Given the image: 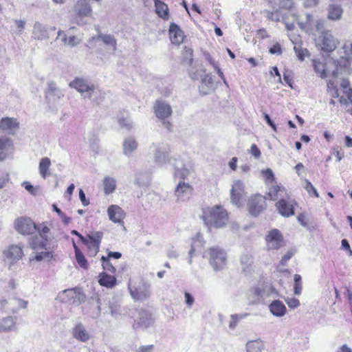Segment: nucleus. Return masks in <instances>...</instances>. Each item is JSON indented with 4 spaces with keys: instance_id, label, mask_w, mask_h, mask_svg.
Here are the masks:
<instances>
[{
    "instance_id": "nucleus-3",
    "label": "nucleus",
    "mask_w": 352,
    "mask_h": 352,
    "mask_svg": "<svg viewBox=\"0 0 352 352\" xmlns=\"http://www.w3.org/2000/svg\"><path fill=\"white\" fill-rule=\"evenodd\" d=\"M203 256L208 258L210 265L215 271L222 270L227 264L226 252L219 247L209 248Z\"/></svg>"
},
{
    "instance_id": "nucleus-42",
    "label": "nucleus",
    "mask_w": 352,
    "mask_h": 352,
    "mask_svg": "<svg viewBox=\"0 0 352 352\" xmlns=\"http://www.w3.org/2000/svg\"><path fill=\"white\" fill-rule=\"evenodd\" d=\"M241 264L244 272H250L253 264L252 256L249 254H243L241 257Z\"/></svg>"
},
{
    "instance_id": "nucleus-61",
    "label": "nucleus",
    "mask_w": 352,
    "mask_h": 352,
    "mask_svg": "<svg viewBox=\"0 0 352 352\" xmlns=\"http://www.w3.org/2000/svg\"><path fill=\"white\" fill-rule=\"evenodd\" d=\"M184 297L186 305H188V307H191L195 302L194 298L190 293L187 292L184 293Z\"/></svg>"
},
{
    "instance_id": "nucleus-47",
    "label": "nucleus",
    "mask_w": 352,
    "mask_h": 352,
    "mask_svg": "<svg viewBox=\"0 0 352 352\" xmlns=\"http://www.w3.org/2000/svg\"><path fill=\"white\" fill-rule=\"evenodd\" d=\"M265 14L266 17L272 21H278L280 19V15L278 13V9L273 8V11L265 10L263 12Z\"/></svg>"
},
{
    "instance_id": "nucleus-44",
    "label": "nucleus",
    "mask_w": 352,
    "mask_h": 352,
    "mask_svg": "<svg viewBox=\"0 0 352 352\" xmlns=\"http://www.w3.org/2000/svg\"><path fill=\"white\" fill-rule=\"evenodd\" d=\"M101 261H102V268L104 270L108 271V272H109L111 273H113V274H115L116 272V267L110 262V261L108 258V257L102 256L101 257Z\"/></svg>"
},
{
    "instance_id": "nucleus-54",
    "label": "nucleus",
    "mask_w": 352,
    "mask_h": 352,
    "mask_svg": "<svg viewBox=\"0 0 352 352\" xmlns=\"http://www.w3.org/2000/svg\"><path fill=\"white\" fill-rule=\"evenodd\" d=\"M53 257L52 252H41L38 253L34 256V258L37 261H41L42 260L50 261Z\"/></svg>"
},
{
    "instance_id": "nucleus-53",
    "label": "nucleus",
    "mask_w": 352,
    "mask_h": 352,
    "mask_svg": "<svg viewBox=\"0 0 352 352\" xmlns=\"http://www.w3.org/2000/svg\"><path fill=\"white\" fill-rule=\"evenodd\" d=\"M109 309L111 311V315L115 318H118V316L124 314L123 310L121 309L120 306L116 304H111L109 306Z\"/></svg>"
},
{
    "instance_id": "nucleus-1",
    "label": "nucleus",
    "mask_w": 352,
    "mask_h": 352,
    "mask_svg": "<svg viewBox=\"0 0 352 352\" xmlns=\"http://www.w3.org/2000/svg\"><path fill=\"white\" fill-rule=\"evenodd\" d=\"M313 67L316 73L320 77L329 76L331 78L327 83V91L333 98H339V90L338 87L337 78L342 73L339 69L338 63L333 58H328L324 63L317 60H313Z\"/></svg>"
},
{
    "instance_id": "nucleus-32",
    "label": "nucleus",
    "mask_w": 352,
    "mask_h": 352,
    "mask_svg": "<svg viewBox=\"0 0 352 352\" xmlns=\"http://www.w3.org/2000/svg\"><path fill=\"white\" fill-rule=\"evenodd\" d=\"M288 194L285 189V188L282 186H279L278 185H272L267 193L270 199L272 200H280L281 197H285V195Z\"/></svg>"
},
{
    "instance_id": "nucleus-28",
    "label": "nucleus",
    "mask_w": 352,
    "mask_h": 352,
    "mask_svg": "<svg viewBox=\"0 0 352 352\" xmlns=\"http://www.w3.org/2000/svg\"><path fill=\"white\" fill-rule=\"evenodd\" d=\"M343 14V9L341 6L331 3L327 8V18L331 21H338L341 19Z\"/></svg>"
},
{
    "instance_id": "nucleus-40",
    "label": "nucleus",
    "mask_w": 352,
    "mask_h": 352,
    "mask_svg": "<svg viewBox=\"0 0 352 352\" xmlns=\"http://www.w3.org/2000/svg\"><path fill=\"white\" fill-rule=\"evenodd\" d=\"M15 327V322L12 317H7L0 322V333H6L12 330Z\"/></svg>"
},
{
    "instance_id": "nucleus-37",
    "label": "nucleus",
    "mask_w": 352,
    "mask_h": 352,
    "mask_svg": "<svg viewBox=\"0 0 352 352\" xmlns=\"http://www.w3.org/2000/svg\"><path fill=\"white\" fill-rule=\"evenodd\" d=\"M104 192L109 195L114 192L116 187V181L114 178L107 176L103 179Z\"/></svg>"
},
{
    "instance_id": "nucleus-13",
    "label": "nucleus",
    "mask_w": 352,
    "mask_h": 352,
    "mask_svg": "<svg viewBox=\"0 0 352 352\" xmlns=\"http://www.w3.org/2000/svg\"><path fill=\"white\" fill-rule=\"evenodd\" d=\"M296 202L289 194H285V197H281L276 204L278 212L283 217H289L294 214V206Z\"/></svg>"
},
{
    "instance_id": "nucleus-17",
    "label": "nucleus",
    "mask_w": 352,
    "mask_h": 352,
    "mask_svg": "<svg viewBox=\"0 0 352 352\" xmlns=\"http://www.w3.org/2000/svg\"><path fill=\"white\" fill-rule=\"evenodd\" d=\"M19 123L13 118H3L0 120V130L8 135H14L19 129Z\"/></svg>"
},
{
    "instance_id": "nucleus-10",
    "label": "nucleus",
    "mask_w": 352,
    "mask_h": 352,
    "mask_svg": "<svg viewBox=\"0 0 352 352\" xmlns=\"http://www.w3.org/2000/svg\"><path fill=\"white\" fill-rule=\"evenodd\" d=\"M14 228L21 234L30 235L35 232L36 225L30 217H21L14 220Z\"/></svg>"
},
{
    "instance_id": "nucleus-8",
    "label": "nucleus",
    "mask_w": 352,
    "mask_h": 352,
    "mask_svg": "<svg viewBox=\"0 0 352 352\" xmlns=\"http://www.w3.org/2000/svg\"><path fill=\"white\" fill-rule=\"evenodd\" d=\"M205 73L204 69H199L196 72L191 73L190 77L192 80H198L199 77H202ZM214 89V82L210 74H205L199 85V91L201 94L206 95L210 94Z\"/></svg>"
},
{
    "instance_id": "nucleus-56",
    "label": "nucleus",
    "mask_w": 352,
    "mask_h": 352,
    "mask_svg": "<svg viewBox=\"0 0 352 352\" xmlns=\"http://www.w3.org/2000/svg\"><path fill=\"white\" fill-rule=\"evenodd\" d=\"M279 9H290L293 6L292 0H278Z\"/></svg>"
},
{
    "instance_id": "nucleus-57",
    "label": "nucleus",
    "mask_w": 352,
    "mask_h": 352,
    "mask_svg": "<svg viewBox=\"0 0 352 352\" xmlns=\"http://www.w3.org/2000/svg\"><path fill=\"white\" fill-rule=\"evenodd\" d=\"M263 175L265 177L266 181L273 182L274 179V175L270 168H267L261 171Z\"/></svg>"
},
{
    "instance_id": "nucleus-5",
    "label": "nucleus",
    "mask_w": 352,
    "mask_h": 352,
    "mask_svg": "<svg viewBox=\"0 0 352 352\" xmlns=\"http://www.w3.org/2000/svg\"><path fill=\"white\" fill-rule=\"evenodd\" d=\"M338 43V40L333 36L330 31L322 32L316 40L317 46L324 53H330L334 51Z\"/></svg>"
},
{
    "instance_id": "nucleus-21",
    "label": "nucleus",
    "mask_w": 352,
    "mask_h": 352,
    "mask_svg": "<svg viewBox=\"0 0 352 352\" xmlns=\"http://www.w3.org/2000/svg\"><path fill=\"white\" fill-rule=\"evenodd\" d=\"M71 332L73 338L80 342H86L90 338V334L89 331L81 323L76 324L74 327L72 328Z\"/></svg>"
},
{
    "instance_id": "nucleus-9",
    "label": "nucleus",
    "mask_w": 352,
    "mask_h": 352,
    "mask_svg": "<svg viewBox=\"0 0 352 352\" xmlns=\"http://www.w3.org/2000/svg\"><path fill=\"white\" fill-rule=\"evenodd\" d=\"M344 55L339 59L336 60V63L339 67L340 71L344 73H350L351 69L350 68L352 62V43L346 41L344 43L342 47Z\"/></svg>"
},
{
    "instance_id": "nucleus-23",
    "label": "nucleus",
    "mask_w": 352,
    "mask_h": 352,
    "mask_svg": "<svg viewBox=\"0 0 352 352\" xmlns=\"http://www.w3.org/2000/svg\"><path fill=\"white\" fill-rule=\"evenodd\" d=\"M96 40H100L104 45L111 46L113 52L117 50L116 38L111 34H99L97 36L91 37L89 40V43L91 44Z\"/></svg>"
},
{
    "instance_id": "nucleus-34",
    "label": "nucleus",
    "mask_w": 352,
    "mask_h": 352,
    "mask_svg": "<svg viewBox=\"0 0 352 352\" xmlns=\"http://www.w3.org/2000/svg\"><path fill=\"white\" fill-rule=\"evenodd\" d=\"M116 278L114 276L109 275L105 272L99 274L98 283L100 285L112 288L116 285Z\"/></svg>"
},
{
    "instance_id": "nucleus-26",
    "label": "nucleus",
    "mask_w": 352,
    "mask_h": 352,
    "mask_svg": "<svg viewBox=\"0 0 352 352\" xmlns=\"http://www.w3.org/2000/svg\"><path fill=\"white\" fill-rule=\"evenodd\" d=\"M169 36L173 44L179 45L182 43L184 40V33L182 30L174 23H171L170 25Z\"/></svg>"
},
{
    "instance_id": "nucleus-27",
    "label": "nucleus",
    "mask_w": 352,
    "mask_h": 352,
    "mask_svg": "<svg viewBox=\"0 0 352 352\" xmlns=\"http://www.w3.org/2000/svg\"><path fill=\"white\" fill-rule=\"evenodd\" d=\"M75 11L80 17L88 16L91 14L92 10L87 0H79L75 6Z\"/></svg>"
},
{
    "instance_id": "nucleus-29",
    "label": "nucleus",
    "mask_w": 352,
    "mask_h": 352,
    "mask_svg": "<svg viewBox=\"0 0 352 352\" xmlns=\"http://www.w3.org/2000/svg\"><path fill=\"white\" fill-rule=\"evenodd\" d=\"M168 159V151L166 148L163 146H157L154 153V161L158 165L165 164Z\"/></svg>"
},
{
    "instance_id": "nucleus-46",
    "label": "nucleus",
    "mask_w": 352,
    "mask_h": 352,
    "mask_svg": "<svg viewBox=\"0 0 352 352\" xmlns=\"http://www.w3.org/2000/svg\"><path fill=\"white\" fill-rule=\"evenodd\" d=\"M198 245L202 246L201 241V239H199V237H197V239H193L192 243L191 245V248H190L189 253H188V254H189L188 263L190 265H191L192 263V256L195 254V252L196 251V247L198 246Z\"/></svg>"
},
{
    "instance_id": "nucleus-51",
    "label": "nucleus",
    "mask_w": 352,
    "mask_h": 352,
    "mask_svg": "<svg viewBox=\"0 0 352 352\" xmlns=\"http://www.w3.org/2000/svg\"><path fill=\"white\" fill-rule=\"evenodd\" d=\"M118 123L120 126L126 130H130L133 128V122L131 119L127 117H120L118 118Z\"/></svg>"
},
{
    "instance_id": "nucleus-63",
    "label": "nucleus",
    "mask_w": 352,
    "mask_h": 352,
    "mask_svg": "<svg viewBox=\"0 0 352 352\" xmlns=\"http://www.w3.org/2000/svg\"><path fill=\"white\" fill-rule=\"evenodd\" d=\"M250 151L256 158H258L261 156V151L255 144H252Z\"/></svg>"
},
{
    "instance_id": "nucleus-41",
    "label": "nucleus",
    "mask_w": 352,
    "mask_h": 352,
    "mask_svg": "<svg viewBox=\"0 0 352 352\" xmlns=\"http://www.w3.org/2000/svg\"><path fill=\"white\" fill-rule=\"evenodd\" d=\"M33 34L38 40H43L47 37L46 28L38 22H36L34 25Z\"/></svg>"
},
{
    "instance_id": "nucleus-11",
    "label": "nucleus",
    "mask_w": 352,
    "mask_h": 352,
    "mask_svg": "<svg viewBox=\"0 0 352 352\" xmlns=\"http://www.w3.org/2000/svg\"><path fill=\"white\" fill-rule=\"evenodd\" d=\"M58 298L62 302L80 303L85 301V296L80 289L74 288L62 291L58 294Z\"/></svg>"
},
{
    "instance_id": "nucleus-60",
    "label": "nucleus",
    "mask_w": 352,
    "mask_h": 352,
    "mask_svg": "<svg viewBox=\"0 0 352 352\" xmlns=\"http://www.w3.org/2000/svg\"><path fill=\"white\" fill-rule=\"evenodd\" d=\"M208 60H209V62L210 63L211 65H212V66L214 67V70L217 72L218 75L219 76V77L223 80L224 82H226V78L224 77V75L223 74V72H221V69L218 67V65L212 60L211 57H208Z\"/></svg>"
},
{
    "instance_id": "nucleus-25",
    "label": "nucleus",
    "mask_w": 352,
    "mask_h": 352,
    "mask_svg": "<svg viewBox=\"0 0 352 352\" xmlns=\"http://www.w3.org/2000/svg\"><path fill=\"white\" fill-rule=\"evenodd\" d=\"M6 256L12 260L13 263L19 261L23 255L22 246L19 245H12L4 252Z\"/></svg>"
},
{
    "instance_id": "nucleus-20",
    "label": "nucleus",
    "mask_w": 352,
    "mask_h": 352,
    "mask_svg": "<svg viewBox=\"0 0 352 352\" xmlns=\"http://www.w3.org/2000/svg\"><path fill=\"white\" fill-rule=\"evenodd\" d=\"M109 219L115 223H120L125 217V212L118 205H111L107 209Z\"/></svg>"
},
{
    "instance_id": "nucleus-49",
    "label": "nucleus",
    "mask_w": 352,
    "mask_h": 352,
    "mask_svg": "<svg viewBox=\"0 0 352 352\" xmlns=\"http://www.w3.org/2000/svg\"><path fill=\"white\" fill-rule=\"evenodd\" d=\"M296 54L300 60L305 59V55L307 53L306 48H302L301 44L296 43L294 47Z\"/></svg>"
},
{
    "instance_id": "nucleus-14",
    "label": "nucleus",
    "mask_w": 352,
    "mask_h": 352,
    "mask_svg": "<svg viewBox=\"0 0 352 352\" xmlns=\"http://www.w3.org/2000/svg\"><path fill=\"white\" fill-rule=\"evenodd\" d=\"M248 207L252 215H258L266 207L265 197L260 195L252 197L248 201Z\"/></svg>"
},
{
    "instance_id": "nucleus-2",
    "label": "nucleus",
    "mask_w": 352,
    "mask_h": 352,
    "mask_svg": "<svg viewBox=\"0 0 352 352\" xmlns=\"http://www.w3.org/2000/svg\"><path fill=\"white\" fill-rule=\"evenodd\" d=\"M204 219L205 223L208 226L222 228L228 220V214L221 206H215L205 212Z\"/></svg>"
},
{
    "instance_id": "nucleus-4",
    "label": "nucleus",
    "mask_w": 352,
    "mask_h": 352,
    "mask_svg": "<svg viewBox=\"0 0 352 352\" xmlns=\"http://www.w3.org/2000/svg\"><path fill=\"white\" fill-rule=\"evenodd\" d=\"M69 86L75 89L84 98H88L96 85L87 78L76 77L69 82Z\"/></svg>"
},
{
    "instance_id": "nucleus-62",
    "label": "nucleus",
    "mask_w": 352,
    "mask_h": 352,
    "mask_svg": "<svg viewBox=\"0 0 352 352\" xmlns=\"http://www.w3.org/2000/svg\"><path fill=\"white\" fill-rule=\"evenodd\" d=\"M8 181V175L3 171H0V189L3 188Z\"/></svg>"
},
{
    "instance_id": "nucleus-12",
    "label": "nucleus",
    "mask_w": 352,
    "mask_h": 352,
    "mask_svg": "<svg viewBox=\"0 0 352 352\" xmlns=\"http://www.w3.org/2000/svg\"><path fill=\"white\" fill-rule=\"evenodd\" d=\"M130 294L134 300H145L151 294V285L144 280H142L138 287L129 284Z\"/></svg>"
},
{
    "instance_id": "nucleus-22",
    "label": "nucleus",
    "mask_w": 352,
    "mask_h": 352,
    "mask_svg": "<svg viewBox=\"0 0 352 352\" xmlns=\"http://www.w3.org/2000/svg\"><path fill=\"white\" fill-rule=\"evenodd\" d=\"M340 86L343 89V93L346 96L340 97L339 102L341 104L348 105L349 103L352 104V87H351L350 81L347 78H342Z\"/></svg>"
},
{
    "instance_id": "nucleus-59",
    "label": "nucleus",
    "mask_w": 352,
    "mask_h": 352,
    "mask_svg": "<svg viewBox=\"0 0 352 352\" xmlns=\"http://www.w3.org/2000/svg\"><path fill=\"white\" fill-rule=\"evenodd\" d=\"M285 302L288 307L292 309L296 308L300 305L299 300L295 298H287Z\"/></svg>"
},
{
    "instance_id": "nucleus-36",
    "label": "nucleus",
    "mask_w": 352,
    "mask_h": 352,
    "mask_svg": "<svg viewBox=\"0 0 352 352\" xmlns=\"http://www.w3.org/2000/svg\"><path fill=\"white\" fill-rule=\"evenodd\" d=\"M153 323L151 314L147 311H142L140 313V317L138 320V326L147 328Z\"/></svg>"
},
{
    "instance_id": "nucleus-58",
    "label": "nucleus",
    "mask_w": 352,
    "mask_h": 352,
    "mask_svg": "<svg viewBox=\"0 0 352 352\" xmlns=\"http://www.w3.org/2000/svg\"><path fill=\"white\" fill-rule=\"evenodd\" d=\"M16 30L15 32L18 34H21L23 32V30L25 28V22L23 20H14Z\"/></svg>"
},
{
    "instance_id": "nucleus-31",
    "label": "nucleus",
    "mask_w": 352,
    "mask_h": 352,
    "mask_svg": "<svg viewBox=\"0 0 352 352\" xmlns=\"http://www.w3.org/2000/svg\"><path fill=\"white\" fill-rule=\"evenodd\" d=\"M12 146V142L10 138L0 137V162L8 157Z\"/></svg>"
},
{
    "instance_id": "nucleus-19",
    "label": "nucleus",
    "mask_w": 352,
    "mask_h": 352,
    "mask_svg": "<svg viewBox=\"0 0 352 352\" xmlns=\"http://www.w3.org/2000/svg\"><path fill=\"white\" fill-rule=\"evenodd\" d=\"M192 187L189 184L179 182L175 189L177 200L184 201L188 199L192 193Z\"/></svg>"
},
{
    "instance_id": "nucleus-33",
    "label": "nucleus",
    "mask_w": 352,
    "mask_h": 352,
    "mask_svg": "<svg viewBox=\"0 0 352 352\" xmlns=\"http://www.w3.org/2000/svg\"><path fill=\"white\" fill-rule=\"evenodd\" d=\"M155 3V11L157 14L164 20L169 18V12L168 6L160 0H153Z\"/></svg>"
},
{
    "instance_id": "nucleus-30",
    "label": "nucleus",
    "mask_w": 352,
    "mask_h": 352,
    "mask_svg": "<svg viewBox=\"0 0 352 352\" xmlns=\"http://www.w3.org/2000/svg\"><path fill=\"white\" fill-rule=\"evenodd\" d=\"M269 309L272 314L277 317H282L286 314V307L283 302L279 300L272 301L270 305Z\"/></svg>"
},
{
    "instance_id": "nucleus-15",
    "label": "nucleus",
    "mask_w": 352,
    "mask_h": 352,
    "mask_svg": "<svg viewBox=\"0 0 352 352\" xmlns=\"http://www.w3.org/2000/svg\"><path fill=\"white\" fill-rule=\"evenodd\" d=\"M267 248L268 250H278L283 246V238L277 229L271 230L266 236Z\"/></svg>"
},
{
    "instance_id": "nucleus-45",
    "label": "nucleus",
    "mask_w": 352,
    "mask_h": 352,
    "mask_svg": "<svg viewBox=\"0 0 352 352\" xmlns=\"http://www.w3.org/2000/svg\"><path fill=\"white\" fill-rule=\"evenodd\" d=\"M247 352H260L261 344L257 340H250L246 343Z\"/></svg>"
},
{
    "instance_id": "nucleus-39",
    "label": "nucleus",
    "mask_w": 352,
    "mask_h": 352,
    "mask_svg": "<svg viewBox=\"0 0 352 352\" xmlns=\"http://www.w3.org/2000/svg\"><path fill=\"white\" fill-rule=\"evenodd\" d=\"M58 35L62 37V41L65 45H67L69 47H75L78 45L81 40L77 38L76 36H71L67 37L66 34L63 31H58Z\"/></svg>"
},
{
    "instance_id": "nucleus-52",
    "label": "nucleus",
    "mask_w": 352,
    "mask_h": 352,
    "mask_svg": "<svg viewBox=\"0 0 352 352\" xmlns=\"http://www.w3.org/2000/svg\"><path fill=\"white\" fill-rule=\"evenodd\" d=\"M294 291L296 295H299L302 291V278L299 274H295L294 278Z\"/></svg>"
},
{
    "instance_id": "nucleus-50",
    "label": "nucleus",
    "mask_w": 352,
    "mask_h": 352,
    "mask_svg": "<svg viewBox=\"0 0 352 352\" xmlns=\"http://www.w3.org/2000/svg\"><path fill=\"white\" fill-rule=\"evenodd\" d=\"M76 259L78 265L83 269H87L88 263L83 255V254L79 250H76Z\"/></svg>"
},
{
    "instance_id": "nucleus-48",
    "label": "nucleus",
    "mask_w": 352,
    "mask_h": 352,
    "mask_svg": "<svg viewBox=\"0 0 352 352\" xmlns=\"http://www.w3.org/2000/svg\"><path fill=\"white\" fill-rule=\"evenodd\" d=\"M189 170L184 167V166H182V167H179L178 166H175V177H179L180 179H184L189 175Z\"/></svg>"
},
{
    "instance_id": "nucleus-6",
    "label": "nucleus",
    "mask_w": 352,
    "mask_h": 352,
    "mask_svg": "<svg viewBox=\"0 0 352 352\" xmlns=\"http://www.w3.org/2000/svg\"><path fill=\"white\" fill-rule=\"evenodd\" d=\"M154 112L157 118L162 120V125L168 130L171 129V123L166 120L172 113V109L169 104L162 100H157L154 104Z\"/></svg>"
},
{
    "instance_id": "nucleus-43",
    "label": "nucleus",
    "mask_w": 352,
    "mask_h": 352,
    "mask_svg": "<svg viewBox=\"0 0 352 352\" xmlns=\"http://www.w3.org/2000/svg\"><path fill=\"white\" fill-rule=\"evenodd\" d=\"M105 93L100 90L98 86L94 88V92L91 94V96L88 97L89 99L98 104L102 103L104 99Z\"/></svg>"
},
{
    "instance_id": "nucleus-35",
    "label": "nucleus",
    "mask_w": 352,
    "mask_h": 352,
    "mask_svg": "<svg viewBox=\"0 0 352 352\" xmlns=\"http://www.w3.org/2000/svg\"><path fill=\"white\" fill-rule=\"evenodd\" d=\"M51 166V160L50 158L45 157L41 159L38 165V170L40 175L45 179L47 176L50 175L49 172V169Z\"/></svg>"
},
{
    "instance_id": "nucleus-38",
    "label": "nucleus",
    "mask_w": 352,
    "mask_h": 352,
    "mask_svg": "<svg viewBox=\"0 0 352 352\" xmlns=\"http://www.w3.org/2000/svg\"><path fill=\"white\" fill-rule=\"evenodd\" d=\"M38 231L40 236L44 240V241H42L39 246L42 249L46 250V241L48 240V233L50 232V228L44 225V224H40L38 226H36V231Z\"/></svg>"
},
{
    "instance_id": "nucleus-18",
    "label": "nucleus",
    "mask_w": 352,
    "mask_h": 352,
    "mask_svg": "<svg viewBox=\"0 0 352 352\" xmlns=\"http://www.w3.org/2000/svg\"><path fill=\"white\" fill-rule=\"evenodd\" d=\"M244 194V185L240 180H236L234 182L231 192V201L233 204L239 206L241 205V199Z\"/></svg>"
},
{
    "instance_id": "nucleus-7",
    "label": "nucleus",
    "mask_w": 352,
    "mask_h": 352,
    "mask_svg": "<svg viewBox=\"0 0 352 352\" xmlns=\"http://www.w3.org/2000/svg\"><path fill=\"white\" fill-rule=\"evenodd\" d=\"M103 236L102 232H94L87 235L86 237H81V241L87 245L88 254L91 256H95L100 250V245Z\"/></svg>"
},
{
    "instance_id": "nucleus-16",
    "label": "nucleus",
    "mask_w": 352,
    "mask_h": 352,
    "mask_svg": "<svg viewBox=\"0 0 352 352\" xmlns=\"http://www.w3.org/2000/svg\"><path fill=\"white\" fill-rule=\"evenodd\" d=\"M64 95L63 90L58 88L55 82H50L48 83L45 97L49 103H55L57 100L63 98Z\"/></svg>"
},
{
    "instance_id": "nucleus-55",
    "label": "nucleus",
    "mask_w": 352,
    "mask_h": 352,
    "mask_svg": "<svg viewBox=\"0 0 352 352\" xmlns=\"http://www.w3.org/2000/svg\"><path fill=\"white\" fill-rule=\"evenodd\" d=\"M295 252L293 250H288L282 257L280 261V265H285L287 262L294 256Z\"/></svg>"
},
{
    "instance_id": "nucleus-64",
    "label": "nucleus",
    "mask_w": 352,
    "mask_h": 352,
    "mask_svg": "<svg viewBox=\"0 0 352 352\" xmlns=\"http://www.w3.org/2000/svg\"><path fill=\"white\" fill-rule=\"evenodd\" d=\"M153 349V345H146V346H141L138 349H136L135 352H151Z\"/></svg>"
},
{
    "instance_id": "nucleus-24",
    "label": "nucleus",
    "mask_w": 352,
    "mask_h": 352,
    "mask_svg": "<svg viewBox=\"0 0 352 352\" xmlns=\"http://www.w3.org/2000/svg\"><path fill=\"white\" fill-rule=\"evenodd\" d=\"M138 143L133 136H128L124 138L122 143L123 153L127 157L132 155L133 153L138 148Z\"/></svg>"
}]
</instances>
